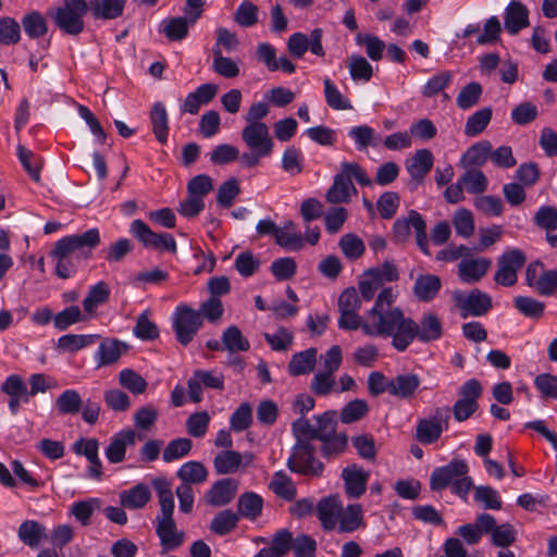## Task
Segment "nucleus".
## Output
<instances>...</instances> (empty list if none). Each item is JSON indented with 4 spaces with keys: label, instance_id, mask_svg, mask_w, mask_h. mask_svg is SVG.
I'll list each match as a JSON object with an SVG mask.
<instances>
[{
    "label": "nucleus",
    "instance_id": "obj_53",
    "mask_svg": "<svg viewBox=\"0 0 557 557\" xmlns=\"http://www.w3.org/2000/svg\"><path fill=\"white\" fill-rule=\"evenodd\" d=\"M239 517L230 509L218 512L210 523V530L216 535H226L231 533L238 523Z\"/></svg>",
    "mask_w": 557,
    "mask_h": 557
},
{
    "label": "nucleus",
    "instance_id": "obj_42",
    "mask_svg": "<svg viewBox=\"0 0 557 557\" xmlns=\"http://www.w3.org/2000/svg\"><path fill=\"white\" fill-rule=\"evenodd\" d=\"M275 243L288 250H299L304 246L302 236L296 231L293 221H286L281 227L277 226Z\"/></svg>",
    "mask_w": 557,
    "mask_h": 557
},
{
    "label": "nucleus",
    "instance_id": "obj_7",
    "mask_svg": "<svg viewBox=\"0 0 557 557\" xmlns=\"http://www.w3.org/2000/svg\"><path fill=\"white\" fill-rule=\"evenodd\" d=\"M313 454L314 449L308 441H297L287 460L288 468L305 475H321L323 463Z\"/></svg>",
    "mask_w": 557,
    "mask_h": 557
},
{
    "label": "nucleus",
    "instance_id": "obj_17",
    "mask_svg": "<svg viewBox=\"0 0 557 557\" xmlns=\"http://www.w3.org/2000/svg\"><path fill=\"white\" fill-rule=\"evenodd\" d=\"M156 533L164 552H170L183 545L185 533L178 531L173 516L156 518Z\"/></svg>",
    "mask_w": 557,
    "mask_h": 557
},
{
    "label": "nucleus",
    "instance_id": "obj_30",
    "mask_svg": "<svg viewBox=\"0 0 557 557\" xmlns=\"http://www.w3.org/2000/svg\"><path fill=\"white\" fill-rule=\"evenodd\" d=\"M127 0H90L89 10L95 18L113 20L120 17Z\"/></svg>",
    "mask_w": 557,
    "mask_h": 557
},
{
    "label": "nucleus",
    "instance_id": "obj_27",
    "mask_svg": "<svg viewBox=\"0 0 557 557\" xmlns=\"http://www.w3.org/2000/svg\"><path fill=\"white\" fill-rule=\"evenodd\" d=\"M421 384L420 377L414 373H403L391 379V396L410 399L414 396Z\"/></svg>",
    "mask_w": 557,
    "mask_h": 557
},
{
    "label": "nucleus",
    "instance_id": "obj_16",
    "mask_svg": "<svg viewBox=\"0 0 557 557\" xmlns=\"http://www.w3.org/2000/svg\"><path fill=\"white\" fill-rule=\"evenodd\" d=\"M491 267V259L473 257L472 253H470L458 263V277L462 283L474 284L486 275Z\"/></svg>",
    "mask_w": 557,
    "mask_h": 557
},
{
    "label": "nucleus",
    "instance_id": "obj_31",
    "mask_svg": "<svg viewBox=\"0 0 557 557\" xmlns=\"http://www.w3.org/2000/svg\"><path fill=\"white\" fill-rule=\"evenodd\" d=\"M292 532L287 529L277 531L270 546L261 548L253 557H285L290 550Z\"/></svg>",
    "mask_w": 557,
    "mask_h": 557
},
{
    "label": "nucleus",
    "instance_id": "obj_58",
    "mask_svg": "<svg viewBox=\"0 0 557 557\" xmlns=\"http://www.w3.org/2000/svg\"><path fill=\"white\" fill-rule=\"evenodd\" d=\"M397 299V293L393 287L382 288L379 293L373 307L368 310V321H371L375 315H384L389 311V308H394V302Z\"/></svg>",
    "mask_w": 557,
    "mask_h": 557
},
{
    "label": "nucleus",
    "instance_id": "obj_57",
    "mask_svg": "<svg viewBox=\"0 0 557 557\" xmlns=\"http://www.w3.org/2000/svg\"><path fill=\"white\" fill-rule=\"evenodd\" d=\"M453 73L450 71H441L430 77L423 85L421 94L425 98H433L440 92L444 91L453 81Z\"/></svg>",
    "mask_w": 557,
    "mask_h": 557
},
{
    "label": "nucleus",
    "instance_id": "obj_56",
    "mask_svg": "<svg viewBox=\"0 0 557 557\" xmlns=\"http://www.w3.org/2000/svg\"><path fill=\"white\" fill-rule=\"evenodd\" d=\"M323 84L325 101L330 108L338 111L352 109L350 101L339 91L331 78L325 77Z\"/></svg>",
    "mask_w": 557,
    "mask_h": 557
},
{
    "label": "nucleus",
    "instance_id": "obj_54",
    "mask_svg": "<svg viewBox=\"0 0 557 557\" xmlns=\"http://www.w3.org/2000/svg\"><path fill=\"white\" fill-rule=\"evenodd\" d=\"M369 412V405L364 399L356 398L347 403L339 412V420L344 424L360 421Z\"/></svg>",
    "mask_w": 557,
    "mask_h": 557
},
{
    "label": "nucleus",
    "instance_id": "obj_25",
    "mask_svg": "<svg viewBox=\"0 0 557 557\" xmlns=\"http://www.w3.org/2000/svg\"><path fill=\"white\" fill-rule=\"evenodd\" d=\"M126 348L127 346L117 339H103L94 355L97 367L101 368L115 363Z\"/></svg>",
    "mask_w": 557,
    "mask_h": 557
},
{
    "label": "nucleus",
    "instance_id": "obj_20",
    "mask_svg": "<svg viewBox=\"0 0 557 557\" xmlns=\"http://www.w3.org/2000/svg\"><path fill=\"white\" fill-rule=\"evenodd\" d=\"M237 488L238 482L235 479H221L207 492L206 502L213 507L227 505L235 497Z\"/></svg>",
    "mask_w": 557,
    "mask_h": 557
},
{
    "label": "nucleus",
    "instance_id": "obj_44",
    "mask_svg": "<svg viewBox=\"0 0 557 557\" xmlns=\"http://www.w3.org/2000/svg\"><path fill=\"white\" fill-rule=\"evenodd\" d=\"M150 121L156 138L159 143L165 144L169 135V117L165 106L162 102H156L152 106Z\"/></svg>",
    "mask_w": 557,
    "mask_h": 557
},
{
    "label": "nucleus",
    "instance_id": "obj_8",
    "mask_svg": "<svg viewBox=\"0 0 557 557\" xmlns=\"http://www.w3.org/2000/svg\"><path fill=\"white\" fill-rule=\"evenodd\" d=\"M527 261L524 252L518 248L504 251L497 259L494 281L505 287L513 286L518 281V272Z\"/></svg>",
    "mask_w": 557,
    "mask_h": 557
},
{
    "label": "nucleus",
    "instance_id": "obj_6",
    "mask_svg": "<svg viewBox=\"0 0 557 557\" xmlns=\"http://www.w3.org/2000/svg\"><path fill=\"white\" fill-rule=\"evenodd\" d=\"M202 325V319L196 309L186 304L176 306L172 317V327L180 344L187 346L191 343Z\"/></svg>",
    "mask_w": 557,
    "mask_h": 557
},
{
    "label": "nucleus",
    "instance_id": "obj_59",
    "mask_svg": "<svg viewBox=\"0 0 557 557\" xmlns=\"http://www.w3.org/2000/svg\"><path fill=\"white\" fill-rule=\"evenodd\" d=\"M87 319V314H84L79 307L70 306L53 317V325L58 331H65L71 325L84 322Z\"/></svg>",
    "mask_w": 557,
    "mask_h": 557
},
{
    "label": "nucleus",
    "instance_id": "obj_36",
    "mask_svg": "<svg viewBox=\"0 0 557 557\" xmlns=\"http://www.w3.org/2000/svg\"><path fill=\"white\" fill-rule=\"evenodd\" d=\"M151 498L149 487L144 483H138L129 490L120 494V503L122 507L127 509L144 508Z\"/></svg>",
    "mask_w": 557,
    "mask_h": 557
},
{
    "label": "nucleus",
    "instance_id": "obj_1",
    "mask_svg": "<svg viewBox=\"0 0 557 557\" xmlns=\"http://www.w3.org/2000/svg\"><path fill=\"white\" fill-rule=\"evenodd\" d=\"M416 320L406 315L399 307L389 308L384 315H375L371 321L366 322L364 335L391 339L392 347L404 352L413 343V331Z\"/></svg>",
    "mask_w": 557,
    "mask_h": 557
},
{
    "label": "nucleus",
    "instance_id": "obj_46",
    "mask_svg": "<svg viewBox=\"0 0 557 557\" xmlns=\"http://www.w3.org/2000/svg\"><path fill=\"white\" fill-rule=\"evenodd\" d=\"M262 507V497L253 492H246L238 498V513L246 519L256 520L261 516Z\"/></svg>",
    "mask_w": 557,
    "mask_h": 557
},
{
    "label": "nucleus",
    "instance_id": "obj_11",
    "mask_svg": "<svg viewBox=\"0 0 557 557\" xmlns=\"http://www.w3.org/2000/svg\"><path fill=\"white\" fill-rule=\"evenodd\" d=\"M455 301L463 319L468 317H482L492 308L491 296L478 288L472 289L468 294L457 293Z\"/></svg>",
    "mask_w": 557,
    "mask_h": 557
},
{
    "label": "nucleus",
    "instance_id": "obj_19",
    "mask_svg": "<svg viewBox=\"0 0 557 557\" xmlns=\"http://www.w3.org/2000/svg\"><path fill=\"white\" fill-rule=\"evenodd\" d=\"M529 10L519 0H511L505 9L504 25L508 34L515 36L530 25Z\"/></svg>",
    "mask_w": 557,
    "mask_h": 557
},
{
    "label": "nucleus",
    "instance_id": "obj_21",
    "mask_svg": "<svg viewBox=\"0 0 557 557\" xmlns=\"http://www.w3.org/2000/svg\"><path fill=\"white\" fill-rule=\"evenodd\" d=\"M413 342L418 339L421 343H430L437 341L443 335V325L433 312L424 313L421 319L416 321V330L413 331Z\"/></svg>",
    "mask_w": 557,
    "mask_h": 557
},
{
    "label": "nucleus",
    "instance_id": "obj_38",
    "mask_svg": "<svg viewBox=\"0 0 557 557\" xmlns=\"http://www.w3.org/2000/svg\"><path fill=\"white\" fill-rule=\"evenodd\" d=\"M224 350H226L230 355H236L238 352H245L250 349V343L247 337H245L236 325L227 326L221 336Z\"/></svg>",
    "mask_w": 557,
    "mask_h": 557
},
{
    "label": "nucleus",
    "instance_id": "obj_39",
    "mask_svg": "<svg viewBox=\"0 0 557 557\" xmlns=\"http://www.w3.org/2000/svg\"><path fill=\"white\" fill-rule=\"evenodd\" d=\"M363 524V510L361 505L351 504L339 511L337 524L338 531L350 533Z\"/></svg>",
    "mask_w": 557,
    "mask_h": 557
},
{
    "label": "nucleus",
    "instance_id": "obj_4",
    "mask_svg": "<svg viewBox=\"0 0 557 557\" xmlns=\"http://www.w3.org/2000/svg\"><path fill=\"white\" fill-rule=\"evenodd\" d=\"M88 11L89 4L86 0H63L62 5L51 16L60 30L76 36L84 30V16Z\"/></svg>",
    "mask_w": 557,
    "mask_h": 557
},
{
    "label": "nucleus",
    "instance_id": "obj_3",
    "mask_svg": "<svg viewBox=\"0 0 557 557\" xmlns=\"http://www.w3.org/2000/svg\"><path fill=\"white\" fill-rule=\"evenodd\" d=\"M240 137L243 143L249 149L240 156V163L246 168H255L260 160L268 158L273 153L274 140L270 135V128L267 124L245 125Z\"/></svg>",
    "mask_w": 557,
    "mask_h": 557
},
{
    "label": "nucleus",
    "instance_id": "obj_55",
    "mask_svg": "<svg viewBox=\"0 0 557 557\" xmlns=\"http://www.w3.org/2000/svg\"><path fill=\"white\" fill-rule=\"evenodd\" d=\"M347 67L355 82H369L373 76L372 65L368 60L359 54H352L348 58Z\"/></svg>",
    "mask_w": 557,
    "mask_h": 557
},
{
    "label": "nucleus",
    "instance_id": "obj_62",
    "mask_svg": "<svg viewBox=\"0 0 557 557\" xmlns=\"http://www.w3.org/2000/svg\"><path fill=\"white\" fill-rule=\"evenodd\" d=\"M193 448V442L186 437H178L171 441L163 449L162 459L165 462H173L187 456Z\"/></svg>",
    "mask_w": 557,
    "mask_h": 557
},
{
    "label": "nucleus",
    "instance_id": "obj_49",
    "mask_svg": "<svg viewBox=\"0 0 557 557\" xmlns=\"http://www.w3.org/2000/svg\"><path fill=\"white\" fill-rule=\"evenodd\" d=\"M21 25L23 26L27 37L30 39L44 37L48 32L47 22L38 11L26 13L21 20Z\"/></svg>",
    "mask_w": 557,
    "mask_h": 557
},
{
    "label": "nucleus",
    "instance_id": "obj_50",
    "mask_svg": "<svg viewBox=\"0 0 557 557\" xmlns=\"http://www.w3.org/2000/svg\"><path fill=\"white\" fill-rule=\"evenodd\" d=\"M190 22L185 16L164 20L160 25L162 32L168 39L172 41L183 40L188 35Z\"/></svg>",
    "mask_w": 557,
    "mask_h": 557
},
{
    "label": "nucleus",
    "instance_id": "obj_15",
    "mask_svg": "<svg viewBox=\"0 0 557 557\" xmlns=\"http://www.w3.org/2000/svg\"><path fill=\"white\" fill-rule=\"evenodd\" d=\"M0 391L9 397L8 407L13 416L18 413L22 404L29 403L27 385L18 374L7 376L0 386Z\"/></svg>",
    "mask_w": 557,
    "mask_h": 557
},
{
    "label": "nucleus",
    "instance_id": "obj_60",
    "mask_svg": "<svg viewBox=\"0 0 557 557\" xmlns=\"http://www.w3.org/2000/svg\"><path fill=\"white\" fill-rule=\"evenodd\" d=\"M483 89L481 84L471 82L461 88L457 98L456 104L461 110H469L479 103Z\"/></svg>",
    "mask_w": 557,
    "mask_h": 557
},
{
    "label": "nucleus",
    "instance_id": "obj_26",
    "mask_svg": "<svg viewBox=\"0 0 557 557\" xmlns=\"http://www.w3.org/2000/svg\"><path fill=\"white\" fill-rule=\"evenodd\" d=\"M342 510V503L337 496L322 498L317 505V516L325 530L335 529Z\"/></svg>",
    "mask_w": 557,
    "mask_h": 557
},
{
    "label": "nucleus",
    "instance_id": "obj_51",
    "mask_svg": "<svg viewBox=\"0 0 557 557\" xmlns=\"http://www.w3.org/2000/svg\"><path fill=\"white\" fill-rule=\"evenodd\" d=\"M492 114V109L488 107L475 111L466 121L465 134L468 137H475L480 135L490 124Z\"/></svg>",
    "mask_w": 557,
    "mask_h": 557
},
{
    "label": "nucleus",
    "instance_id": "obj_12",
    "mask_svg": "<svg viewBox=\"0 0 557 557\" xmlns=\"http://www.w3.org/2000/svg\"><path fill=\"white\" fill-rule=\"evenodd\" d=\"M100 232L98 228H89L83 234L64 236L58 240L60 249L71 251L78 257L89 258L90 252L100 244Z\"/></svg>",
    "mask_w": 557,
    "mask_h": 557
},
{
    "label": "nucleus",
    "instance_id": "obj_34",
    "mask_svg": "<svg viewBox=\"0 0 557 557\" xmlns=\"http://www.w3.org/2000/svg\"><path fill=\"white\" fill-rule=\"evenodd\" d=\"M317 355L318 351L315 348H308L294 354L288 363L289 374L300 376L312 372L317 363Z\"/></svg>",
    "mask_w": 557,
    "mask_h": 557
},
{
    "label": "nucleus",
    "instance_id": "obj_33",
    "mask_svg": "<svg viewBox=\"0 0 557 557\" xmlns=\"http://www.w3.org/2000/svg\"><path fill=\"white\" fill-rule=\"evenodd\" d=\"M99 338L98 334H65L58 338L57 348L62 352L74 354L94 345Z\"/></svg>",
    "mask_w": 557,
    "mask_h": 557
},
{
    "label": "nucleus",
    "instance_id": "obj_43",
    "mask_svg": "<svg viewBox=\"0 0 557 557\" xmlns=\"http://www.w3.org/2000/svg\"><path fill=\"white\" fill-rule=\"evenodd\" d=\"M348 136L359 151H366L369 147H377L381 140L375 131L367 124L352 126L348 131Z\"/></svg>",
    "mask_w": 557,
    "mask_h": 557
},
{
    "label": "nucleus",
    "instance_id": "obj_61",
    "mask_svg": "<svg viewBox=\"0 0 557 557\" xmlns=\"http://www.w3.org/2000/svg\"><path fill=\"white\" fill-rule=\"evenodd\" d=\"M310 391L315 396H326L336 391L335 374L324 371L314 373L310 382Z\"/></svg>",
    "mask_w": 557,
    "mask_h": 557
},
{
    "label": "nucleus",
    "instance_id": "obj_52",
    "mask_svg": "<svg viewBox=\"0 0 557 557\" xmlns=\"http://www.w3.org/2000/svg\"><path fill=\"white\" fill-rule=\"evenodd\" d=\"M212 54V70L216 74L225 78H234L239 75L238 64L233 59L224 57L221 48L213 47Z\"/></svg>",
    "mask_w": 557,
    "mask_h": 557
},
{
    "label": "nucleus",
    "instance_id": "obj_5",
    "mask_svg": "<svg viewBox=\"0 0 557 557\" xmlns=\"http://www.w3.org/2000/svg\"><path fill=\"white\" fill-rule=\"evenodd\" d=\"M416 232V242L419 249L430 256L426 224L422 215L416 210H410L405 218H398L393 225V238L396 243H405L410 237V230Z\"/></svg>",
    "mask_w": 557,
    "mask_h": 557
},
{
    "label": "nucleus",
    "instance_id": "obj_13",
    "mask_svg": "<svg viewBox=\"0 0 557 557\" xmlns=\"http://www.w3.org/2000/svg\"><path fill=\"white\" fill-rule=\"evenodd\" d=\"M188 396L193 403L202 400V387L222 391L224 375L214 370H196L187 382Z\"/></svg>",
    "mask_w": 557,
    "mask_h": 557
},
{
    "label": "nucleus",
    "instance_id": "obj_23",
    "mask_svg": "<svg viewBox=\"0 0 557 557\" xmlns=\"http://www.w3.org/2000/svg\"><path fill=\"white\" fill-rule=\"evenodd\" d=\"M218 87L214 84H202L195 91L189 92L180 110L181 113L197 114L202 104L209 103L216 95Z\"/></svg>",
    "mask_w": 557,
    "mask_h": 557
},
{
    "label": "nucleus",
    "instance_id": "obj_32",
    "mask_svg": "<svg viewBox=\"0 0 557 557\" xmlns=\"http://www.w3.org/2000/svg\"><path fill=\"white\" fill-rule=\"evenodd\" d=\"M110 294V286L104 281H99L90 286L87 296L83 300L85 313L89 317H94L97 308L108 301Z\"/></svg>",
    "mask_w": 557,
    "mask_h": 557
},
{
    "label": "nucleus",
    "instance_id": "obj_9",
    "mask_svg": "<svg viewBox=\"0 0 557 557\" xmlns=\"http://www.w3.org/2000/svg\"><path fill=\"white\" fill-rule=\"evenodd\" d=\"M131 234L148 249L168 250L176 252L177 246L174 237L169 233H156L143 220H134L129 227Z\"/></svg>",
    "mask_w": 557,
    "mask_h": 557
},
{
    "label": "nucleus",
    "instance_id": "obj_2",
    "mask_svg": "<svg viewBox=\"0 0 557 557\" xmlns=\"http://www.w3.org/2000/svg\"><path fill=\"white\" fill-rule=\"evenodd\" d=\"M352 180L363 187L372 184L368 173L359 163L342 162L341 171L334 176L333 184L326 191V201L332 205L349 202L351 197L358 193Z\"/></svg>",
    "mask_w": 557,
    "mask_h": 557
},
{
    "label": "nucleus",
    "instance_id": "obj_35",
    "mask_svg": "<svg viewBox=\"0 0 557 557\" xmlns=\"http://www.w3.org/2000/svg\"><path fill=\"white\" fill-rule=\"evenodd\" d=\"M60 248V243L57 242L51 251V256L57 260L55 274L60 278H69L75 274L79 257L71 251H63Z\"/></svg>",
    "mask_w": 557,
    "mask_h": 557
},
{
    "label": "nucleus",
    "instance_id": "obj_45",
    "mask_svg": "<svg viewBox=\"0 0 557 557\" xmlns=\"http://www.w3.org/2000/svg\"><path fill=\"white\" fill-rule=\"evenodd\" d=\"M84 400L82 399L79 393L76 389H65L55 399V408L59 414L62 416H75L77 414L82 407Z\"/></svg>",
    "mask_w": 557,
    "mask_h": 557
},
{
    "label": "nucleus",
    "instance_id": "obj_64",
    "mask_svg": "<svg viewBox=\"0 0 557 557\" xmlns=\"http://www.w3.org/2000/svg\"><path fill=\"white\" fill-rule=\"evenodd\" d=\"M356 42L359 46H364L366 53L372 61L382 60L386 45L377 36L358 34L356 36Z\"/></svg>",
    "mask_w": 557,
    "mask_h": 557
},
{
    "label": "nucleus",
    "instance_id": "obj_41",
    "mask_svg": "<svg viewBox=\"0 0 557 557\" xmlns=\"http://www.w3.org/2000/svg\"><path fill=\"white\" fill-rule=\"evenodd\" d=\"M466 171L459 176L460 185L465 190L473 195H482L488 188L487 176L479 169L465 168Z\"/></svg>",
    "mask_w": 557,
    "mask_h": 557
},
{
    "label": "nucleus",
    "instance_id": "obj_28",
    "mask_svg": "<svg viewBox=\"0 0 557 557\" xmlns=\"http://www.w3.org/2000/svg\"><path fill=\"white\" fill-rule=\"evenodd\" d=\"M441 287L442 281L440 276L434 274H421L416 278L412 292L419 301L429 302L436 297Z\"/></svg>",
    "mask_w": 557,
    "mask_h": 557
},
{
    "label": "nucleus",
    "instance_id": "obj_14",
    "mask_svg": "<svg viewBox=\"0 0 557 557\" xmlns=\"http://www.w3.org/2000/svg\"><path fill=\"white\" fill-rule=\"evenodd\" d=\"M468 463L462 459H453L449 463L435 468L430 478L432 491H442L451 485L459 476L468 474Z\"/></svg>",
    "mask_w": 557,
    "mask_h": 557
},
{
    "label": "nucleus",
    "instance_id": "obj_22",
    "mask_svg": "<svg viewBox=\"0 0 557 557\" xmlns=\"http://www.w3.org/2000/svg\"><path fill=\"white\" fill-rule=\"evenodd\" d=\"M136 442V433L133 430H123L112 436L106 448V457L111 463H120L125 459L126 448Z\"/></svg>",
    "mask_w": 557,
    "mask_h": 557
},
{
    "label": "nucleus",
    "instance_id": "obj_10",
    "mask_svg": "<svg viewBox=\"0 0 557 557\" xmlns=\"http://www.w3.org/2000/svg\"><path fill=\"white\" fill-rule=\"evenodd\" d=\"M449 418L450 408L445 406L436 408L430 418L419 420L416 432L418 442L424 445L435 443L448 429Z\"/></svg>",
    "mask_w": 557,
    "mask_h": 557
},
{
    "label": "nucleus",
    "instance_id": "obj_48",
    "mask_svg": "<svg viewBox=\"0 0 557 557\" xmlns=\"http://www.w3.org/2000/svg\"><path fill=\"white\" fill-rule=\"evenodd\" d=\"M18 539L29 547H37L46 537V528L35 520H26L18 527Z\"/></svg>",
    "mask_w": 557,
    "mask_h": 557
},
{
    "label": "nucleus",
    "instance_id": "obj_29",
    "mask_svg": "<svg viewBox=\"0 0 557 557\" xmlns=\"http://www.w3.org/2000/svg\"><path fill=\"white\" fill-rule=\"evenodd\" d=\"M247 458L249 463L252 460L251 455L243 456L240 453L232 449H224L216 454L213 459V466L219 474L235 473L242 466L243 459Z\"/></svg>",
    "mask_w": 557,
    "mask_h": 557
},
{
    "label": "nucleus",
    "instance_id": "obj_37",
    "mask_svg": "<svg viewBox=\"0 0 557 557\" xmlns=\"http://www.w3.org/2000/svg\"><path fill=\"white\" fill-rule=\"evenodd\" d=\"M492 144L487 140L471 146L461 157L460 163L463 168L476 169L486 163L491 158Z\"/></svg>",
    "mask_w": 557,
    "mask_h": 557
},
{
    "label": "nucleus",
    "instance_id": "obj_47",
    "mask_svg": "<svg viewBox=\"0 0 557 557\" xmlns=\"http://www.w3.org/2000/svg\"><path fill=\"white\" fill-rule=\"evenodd\" d=\"M176 476L182 483L201 484L208 478V470L200 461H187L183 463L176 472Z\"/></svg>",
    "mask_w": 557,
    "mask_h": 557
},
{
    "label": "nucleus",
    "instance_id": "obj_63",
    "mask_svg": "<svg viewBox=\"0 0 557 557\" xmlns=\"http://www.w3.org/2000/svg\"><path fill=\"white\" fill-rule=\"evenodd\" d=\"M474 208L486 216H499L504 211L502 199L494 195H480L473 200Z\"/></svg>",
    "mask_w": 557,
    "mask_h": 557
},
{
    "label": "nucleus",
    "instance_id": "obj_40",
    "mask_svg": "<svg viewBox=\"0 0 557 557\" xmlns=\"http://www.w3.org/2000/svg\"><path fill=\"white\" fill-rule=\"evenodd\" d=\"M152 486L160 505V513L157 517L173 516L175 505L171 483L165 478H156L152 480Z\"/></svg>",
    "mask_w": 557,
    "mask_h": 557
},
{
    "label": "nucleus",
    "instance_id": "obj_18",
    "mask_svg": "<svg viewBox=\"0 0 557 557\" xmlns=\"http://www.w3.org/2000/svg\"><path fill=\"white\" fill-rule=\"evenodd\" d=\"M370 472L357 465H350L343 469L342 479L344 481L345 494L348 498H359L367 490V483Z\"/></svg>",
    "mask_w": 557,
    "mask_h": 557
},
{
    "label": "nucleus",
    "instance_id": "obj_24",
    "mask_svg": "<svg viewBox=\"0 0 557 557\" xmlns=\"http://www.w3.org/2000/svg\"><path fill=\"white\" fill-rule=\"evenodd\" d=\"M433 163V153L429 149H420L406 161V170L413 181L421 183L432 170Z\"/></svg>",
    "mask_w": 557,
    "mask_h": 557
}]
</instances>
